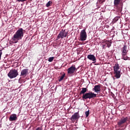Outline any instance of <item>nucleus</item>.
Here are the masks:
<instances>
[{"label":"nucleus","mask_w":130,"mask_h":130,"mask_svg":"<svg viewBox=\"0 0 130 130\" xmlns=\"http://www.w3.org/2000/svg\"><path fill=\"white\" fill-rule=\"evenodd\" d=\"M24 37V32L23 31V29L22 28H19L15 34L12 37V40L13 41H16V40H20L23 38Z\"/></svg>","instance_id":"nucleus-1"},{"label":"nucleus","mask_w":130,"mask_h":130,"mask_svg":"<svg viewBox=\"0 0 130 130\" xmlns=\"http://www.w3.org/2000/svg\"><path fill=\"white\" fill-rule=\"evenodd\" d=\"M119 64L116 63L113 67L114 75L116 79H119L120 78L121 74H120V70H119Z\"/></svg>","instance_id":"nucleus-2"},{"label":"nucleus","mask_w":130,"mask_h":130,"mask_svg":"<svg viewBox=\"0 0 130 130\" xmlns=\"http://www.w3.org/2000/svg\"><path fill=\"white\" fill-rule=\"evenodd\" d=\"M128 52V50H127V46L126 45H124L121 49V55H122V58L124 60H127L129 57H127L126 56V54H127V52Z\"/></svg>","instance_id":"nucleus-3"},{"label":"nucleus","mask_w":130,"mask_h":130,"mask_svg":"<svg viewBox=\"0 0 130 130\" xmlns=\"http://www.w3.org/2000/svg\"><path fill=\"white\" fill-rule=\"evenodd\" d=\"M96 94L92 92V91H90L83 94L82 99H92L93 98H95V97H96Z\"/></svg>","instance_id":"nucleus-4"},{"label":"nucleus","mask_w":130,"mask_h":130,"mask_svg":"<svg viewBox=\"0 0 130 130\" xmlns=\"http://www.w3.org/2000/svg\"><path fill=\"white\" fill-rule=\"evenodd\" d=\"M17 76H19V73H18V70L16 69L11 70L8 74V76L10 79L16 78Z\"/></svg>","instance_id":"nucleus-5"},{"label":"nucleus","mask_w":130,"mask_h":130,"mask_svg":"<svg viewBox=\"0 0 130 130\" xmlns=\"http://www.w3.org/2000/svg\"><path fill=\"white\" fill-rule=\"evenodd\" d=\"M68 36V31H66V29H61L60 31L59 34L58 35L57 37L56 40H58L60 38L61 39H63V38H66Z\"/></svg>","instance_id":"nucleus-6"},{"label":"nucleus","mask_w":130,"mask_h":130,"mask_svg":"<svg viewBox=\"0 0 130 130\" xmlns=\"http://www.w3.org/2000/svg\"><path fill=\"white\" fill-rule=\"evenodd\" d=\"M87 39V32L86 29H84L80 32V40L81 41H85Z\"/></svg>","instance_id":"nucleus-7"},{"label":"nucleus","mask_w":130,"mask_h":130,"mask_svg":"<svg viewBox=\"0 0 130 130\" xmlns=\"http://www.w3.org/2000/svg\"><path fill=\"white\" fill-rule=\"evenodd\" d=\"M76 70H77V68H76V66H75V65H73L68 69V74H69V75H73V74H74L75 72H76Z\"/></svg>","instance_id":"nucleus-8"},{"label":"nucleus","mask_w":130,"mask_h":130,"mask_svg":"<svg viewBox=\"0 0 130 130\" xmlns=\"http://www.w3.org/2000/svg\"><path fill=\"white\" fill-rule=\"evenodd\" d=\"M29 72L28 69H24L21 71L20 77H22L23 78H26L27 75H28V73Z\"/></svg>","instance_id":"nucleus-9"},{"label":"nucleus","mask_w":130,"mask_h":130,"mask_svg":"<svg viewBox=\"0 0 130 130\" xmlns=\"http://www.w3.org/2000/svg\"><path fill=\"white\" fill-rule=\"evenodd\" d=\"M87 58L89 59V60H92L93 63H95L96 62V57L93 54H89L87 55Z\"/></svg>","instance_id":"nucleus-10"},{"label":"nucleus","mask_w":130,"mask_h":130,"mask_svg":"<svg viewBox=\"0 0 130 130\" xmlns=\"http://www.w3.org/2000/svg\"><path fill=\"white\" fill-rule=\"evenodd\" d=\"M127 120H128V117L122 118L119 122H118V125L120 126L122 124L125 123Z\"/></svg>","instance_id":"nucleus-11"},{"label":"nucleus","mask_w":130,"mask_h":130,"mask_svg":"<svg viewBox=\"0 0 130 130\" xmlns=\"http://www.w3.org/2000/svg\"><path fill=\"white\" fill-rule=\"evenodd\" d=\"M92 90L96 93H98V92H100L101 91V89L100 88V85H95L94 87L92 89Z\"/></svg>","instance_id":"nucleus-12"},{"label":"nucleus","mask_w":130,"mask_h":130,"mask_svg":"<svg viewBox=\"0 0 130 130\" xmlns=\"http://www.w3.org/2000/svg\"><path fill=\"white\" fill-rule=\"evenodd\" d=\"M80 116L78 114H74L72 115V117L71 118V120L72 121L79 118Z\"/></svg>","instance_id":"nucleus-13"},{"label":"nucleus","mask_w":130,"mask_h":130,"mask_svg":"<svg viewBox=\"0 0 130 130\" xmlns=\"http://www.w3.org/2000/svg\"><path fill=\"white\" fill-rule=\"evenodd\" d=\"M17 119L18 118L17 117L16 115H11V116H10L9 120L10 121H13Z\"/></svg>","instance_id":"nucleus-14"},{"label":"nucleus","mask_w":130,"mask_h":130,"mask_svg":"<svg viewBox=\"0 0 130 130\" xmlns=\"http://www.w3.org/2000/svg\"><path fill=\"white\" fill-rule=\"evenodd\" d=\"M121 0H114V6L115 7H118V5L120 4V1Z\"/></svg>","instance_id":"nucleus-15"},{"label":"nucleus","mask_w":130,"mask_h":130,"mask_svg":"<svg viewBox=\"0 0 130 130\" xmlns=\"http://www.w3.org/2000/svg\"><path fill=\"white\" fill-rule=\"evenodd\" d=\"M87 92V88H82L81 91L80 92V95H84V94H86V92Z\"/></svg>","instance_id":"nucleus-16"},{"label":"nucleus","mask_w":130,"mask_h":130,"mask_svg":"<svg viewBox=\"0 0 130 130\" xmlns=\"http://www.w3.org/2000/svg\"><path fill=\"white\" fill-rule=\"evenodd\" d=\"M120 18V16H116L112 21L113 24H114V23H116L117 22L118 20H119V18Z\"/></svg>","instance_id":"nucleus-17"},{"label":"nucleus","mask_w":130,"mask_h":130,"mask_svg":"<svg viewBox=\"0 0 130 130\" xmlns=\"http://www.w3.org/2000/svg\"><path fill=\"white\" fill-rule=\"evenodd\" d=\"M105 43L107 45V47H108V48H109V47H110V46H111V42H110V41H105Z\"/></svg>","instance_id":"nucleus-18"},{"label":"nucleus","mask_w":130,"mask_h":130,"mask_svg":"<svg viewBox=\"0 0 130 130\" xmlns=\"http://www.w3.org/2000/svg\"><path fill=\"white\" fill-rule=\"evenodd\" d=\"M64 77H66V74L64 73L62 75V76L58 79V81L59 82H61L62 80L64 78Z\"/></svg>","instance_id":"nucleus-19"},{"label":"nucleus","mask_w":130,"mask_h":130,"mask_svg":"<svg viewBox=\"0 0 130 130\" xmlns=\"http://www.w3.org/2000/svg\"><path fill=\"white\" fill-rule=\"evenodd\" d=\"M51 4H52V1H49L46 5L47 8H48V7H50V5H51Z\"/></svg>","instance_id":"nucleus-20"},{"label":"nucleus","mask_w":130,"mask_h":130,"mask_svg":"<svg viewBox=\"0 0 130 130\" xmlns=\"http://www.w3.org/2000/svg\"><path fill=\"white\" fill-rule=\"evenodd\" d=\"M54 59V57H50L48 59V61H49V62H51L52 61H53Z\"/></svg>","instance_id":"nucleus-21"},{"label":"nucleus","mask_w":130,"mask_h":130,"mask_svg":"<svg viewBox=\"0 0 130 130\" xmlns=\"http://www.w3.org/2000/svg\"><path fill=\"white\" fill-rule=\"evenodd\" d=\"M18 3H24V2H26L27 0H16Z\"/></svg>","instance_id":"nucleus-22"},{"label":"nucleus","mask_w":130,"mask_h":130,"mask_svg":"<svg viewBox=\"0 0 130 130\" xmlns=\"http://www.w3.org/2000/svg\"><path fill=\"white\" fill-rule=\"evenodd\" d=\"M2 54H3L2 50H0V60L2 59Z\"/></svg>","instance_id":"nucleus-23"},{"label":"nucleus","mask_w":130,"mask_h":130,"mask_svg":"<svg viewBox=\"0 0 130 130\" xmlns=\"http://www.w3.org/2000/svg\"><path fill=\"white\" fill-rule=\"evenodd\" d=\"M121 7L119 8V10H122V7H123V4H120Z\"/></svg>","instance_id":"nucleus-24"},{"label":"nucleus","mask_w":130,"mask_h":130,"mask_svg":"<svg viewBox=\"0 0 130 130\" xmlns=\"http://www.w3.org/2000/svg\"><path fill=\"white\" fill-rule=\"evenodd\" d=\"M35 130H43L42 127H39L36 128Z\"/></svg>","instance_id":"nucleus-25"},{"label":"nucleus","mask_w":130,"mask_h":130,"mask_svg":"<svg viewBox=\"0 0 130 130\" xmlns=\"http://www.w3.org/2000/svg\"><path fill=\"white\" fill-rule=\"evenodd\" d=\"M89 110L87 111H86L85 113V114H89L90 113L89 112Z\"/></svg>","instance_id":"nucleus-26"},{"label":"nucleus","mask_w":130,"mask_h":130,"mask_svg":"<svg viewBox=\"0 0 130 130\" xmlns=\"http://www.w3.org/2000/svg\"><path fill=\"white\" fill-rule=\"evenodd\" d=\"M106 44H105V45H103V46H102V47H103V49H104V48H105V47L106 46Z\"/></svg>","instance_id":"nucleus-27"},{"label":"nucleus","mask_w":130,"mask_h":130,"mask_svg":"<svg viewBox=\"0 0 130 130\" xmlns=\"http://www.w3.org/2000/svg\"><path fill=\"white\" fill-rule=\"evenodd\" d=\"M88 115H88V114L85 115L86 117V118L88 117Z\"/></svg>","instance_id":"nucleus-28"},{"label":"nucleus","mask_w":130,"mask_h":130,"mask_svg":"<svg viewBox=\"0 0 130 130\" xmlns=\"http://www.w3.org/2000/svg\"><path fill=\"white\" fill-rule=\"evenodd\" d=\"M74 114H78V112L75 113Z\"/></svg>","instance_id":"nucleus-29"},{"label":"nucleus","mask_w":130,"mask_h":130,"mask_svg":"<svg viewBox=\"0 0 130 130\" xmlns=\"http://www.w3.org/2000/svg\"><path fill=\"white\" fill-rule=\"evenodd\" d=\"M17 42H18V41H16V42H15V43H17Z\"/></svg>","instance_id":"nucleus-30"}]
</instances>
